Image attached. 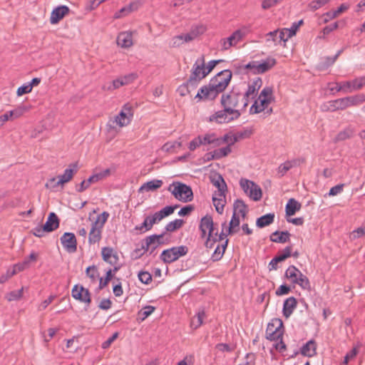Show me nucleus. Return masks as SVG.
<instances>
[{
    "label": "nucleus",
    "instance_id": "obj_44",
    "mask_svg": "<svg viewBox=\"0 0 365 365\" xmlns=\"http://www.w3.org/2000/svg\"><path fill=\"white\" fill-rule=\"evenodd\" d=\"M232 150L230 145H227L226 147L219 148L217 150H215L214 152V157L216 158L217 160L220 159L222 158H224L227 155H228L231 153Z\"/></svg>",
    "mask_w": 365,
    "mask_h": 365
},
{
    "label": "nucleus",
    "instance_id": "obj_64",
    "mask_svg": "<svg viewBox=\"0 0 365 365\" xmlns=\"http://www.w3.org/2000/svg\"><path fill=\"white\" fill-rule=\"evenodd\" d=\"M239 365H255V356L252 353L246 354L245 361L240 363Z\"/></svg>",
    "mask_w": 365,
    "mask_h": 365
},
{
    "label": "nucleus",
    "instance_id": "obj_54",
    "mask_svg": "<svg viewBox=\"0 0 365 365\" xmlns=\"http://www.w3.org/2000/svg\"><path fill=\"white\" fill-rule=\"evenodd\" d=\"M138 77V75L135 73H130L127 75L120 76L119 78L120 81L123 82V84L128 85L133 82Z\"/></svg>",
    "mask_w": 365,
    "mask_h": 365
},
{
    "label": "nucleus",
    "instance_id": "obj_6",
    "mask_svg": "<svg viewBox=\"0 0 365 365\" xmlns=\"http://www.w3.org/2000/svg\"><path fill=\"white\" fill-rule=\"evenodd\" d=\"M133 117V106L130 103H125L122 107L120 113L113 119L109 120L108 125L114 128L115 125L120 128L128 125Z\"/></svg>",
    "mask_w": 365,
    "mask_h": 365
},
{
    "label": "nucleus",
    "instance_id": "obj_12",
    "mask_svg": "<svg viewBox=\"0 0 365 365\" xmlns=\"http://www.w3.org/2000/svg\"><path fill=\"white\" fill-rule=\"evenodd\" d=\"M207 75V72H206L205 68V58L202 56L197 59L192 66V72L189 78V83L197 84Z\"/></svg>",
    "mask_w": 365,
    "mask_h": 365
},
{
    "label": "nucleus",
    "instance_id": "obj_10",
    "mask_svg": "<svg viewBox=\"0 0 365 365\" xmlns=\"http://www.w3.org/2000/svg\"><path fill=\"white\" fill-rule=\"evenodd\" d=\"M188 252V247L185 245L173 247L163 251L160 255L161 260L165 264H170L180 257L186 255Z\"/></svg>",
    "mask_w": 365,
    "mask_h": 365
},
{
    "label": "nucleus",
    "instance_id": "obj_36",
    "mask_svg": "<svg viewBox=\"0 0 365 365\" xmlns=\"http://www.w3.org/2000/svg\"><path fill=\"white\" fill-rule=\"evenodd\" d=\"M234 212L237 215H241L243 218L245 217L247 212V207L245 203L242 200H236L233 205Z\"/></svg>",
    "mask_w": 365,
    "mask_h": 365
},
{
    "label": "nucleus",
    "instance_id": "obj_56",
    "mask_svg": "<svg viewBox=\"0 0 365 365\" xmlns=\"http://www.w3.org/2000/svg\"><path fill=\"white\" fill-rule=\"evenodd\" d=\"M221 140V144L224 143H227L230 147L232 145H234L236 142L239 140L238 136L236 135H225L222 138H220Z\"/></svg>",
    "mask_w": 365,
    "mask_h": 365
},
{
    "label": "nucleus",
    "instance_id": "obj_30",
    "mask_svg": "<svg viewBox=\"0 0 365 365\" xmlns=\"http://www.w3.org/2000/svg\"><path fill=\"white\" fill-rule=\"evenodd\" d=\"M290 233L288 231H276L270 235V240L277 243H285L289 241Z\"/></svg>",
    "mask_w": 365,
    "mask_h": 365
},
{
    "label": "nucleus",
    "instance_id": "obj_39",
    "mask_svg": "<svg viewBox=\"0 0 365 365\" xmlns=\"http://www.w3.org/2000/svg\"><path fill=\"white\" fill-rule=\"evenodd\" d=\"M202 144H215V145H221V140L216 137L215 133H207L202 137Z\"/></svg>",
    "mask_w": 365,
    "mask_h": 365
},
{
    "label": "nucleus",
    "instance_id": "obj_52",
    "mask_svg": "<svg viewBox=\"0 0 365 365\" xmlns=\"http://www.w3.org/2000/svg\"><path fill=\"white\" fill-rule=\"evenodd\" d=\"M292 255V247H286L282 252H279L277 255V258L279 262L285 260L287 258Z\"/></svg>",
    "mask_w": 365,
    "mask_h": 365
},
{
    "label": "nucleus",
    "instance_id": "obj_4",
    "mask_svg": "<svg viewBox=\"0 0 365 365\" xmlns=\"http://www.w3.org/2000/svg\"><path fill=\"white\" fill-rule=\"evenodd\" d=\"M275 58L268 57L262 61H252L243 66H237L233 64L235 68H243L244 69L250 70L253 74H262L272 68L276 64Z\"/></svg>",
    "mask_w": 365,
    "mask_h": 365
},
{
    "label": "nucleus",
    "instance_id": "obj_27",
    "mask_svg": "<svg viewBox=\"0 0 365 365\" xmlns=\"http://www.w3.org/2000/svg\"><path fill=\"white\" fill-rule=\"evenodd\" d=\"M300 162V159H294L292 160H287L284 163H282L277 168L278 175L279 177H283L291 168L299 165Z\"/></svg>",
    "mask_w": 365,
    "mask_h": 365
},
{
    "label": "nucleus",
    "instance_id": "obj_11",
    "mask_svg": "<svg viewBox=\"0 0 365 365\" xmlns=\"http://www.w3.org/2000/svg\"><path fill=\"white\" fill-rule=\"evenodd\" d=\"M240 185L246 195L254 201H258L262 198V190L253 181L242 178L240 181Z\"/></svg>",
    "mask_w": 365,
    "mask_h": 365
},
{
    "label": "nucleus",
    "instance_id": "obj_14",
    "mask_svg": "<svg viewBox=\"0 0 365 365\" xmlns=\"http://www.w3.org/2000/svg\"><path fill=\"white\" fill-rule=\"evenodd\" d=\"M244 34L240 30H236L229 37L222 38L220 41L222 51H227L232 46H236L242 41Z\"/></svg>",
    "mask_w": 365,
    "mask_h": 365
},
{
    "label": "nucleus",
    "instance_id": "obj_48",
    "mask_svg": "<svg viewBox=\"0 0 365 365\" xmlns=\"http://www.w3.org/2000/svg\"><path fill=\"white\" fill-rule=\"evenodd\" d=\"M240 225V218L236 215V213H233L232 216V219L230 222V226L228 227V234H232L233 232H235L236 230H235L236 227H238Z\"/></svg>",
    "mask_w": 365,
    "mask_h": 365
},
{
    "label": "nucleus",
    "instance_id": "obj_21",
    "mask_svg": "<svg viewBox=\"0 0 365 365\" xmlns=\"http://www.w3.org/2000/svg\"><path fill=\"white\" fill-rule=\"evenodd\" d=\"M271 101H269L267 99H262L257 98L254 103L251 106L250 108V114H257L259 113L266 109H267L269 105L271 103Z\"/></svg>",
    "mask_w": 365,
    "mask_h": 365
},
{
    "label": "nucleus",
    "instance_id": "obj_17",
    "mask_svg": "<svg viewBox=\"0 0 365 365\" xmlns=\"http://www.w3.org/2000/svg\"><path fill=\"white\" fill-rule=\"evenodd\" d=\"M199 228L202 238L206 235H214V223L212 217L210 215L203 217L200 220Z\"/></svg>",
    "mask_w": 365,
    "mask_h": 365
},
{
    "label": "nucleus",
    "instance_id": "obj_31",
    "mask_svg": "<svg viewBox=\"0 0 365 365\" xmlns=\"http://www.w3.org/2000/svg\"><path fill=\"white\" fill-rule=\"evenodd\" d=\"M227 244L228 240L226 239L223 243H222L221 245H218L215 247V251L210 257V259L212 262H217L222 259L227 247Z\"/></svg>",
    "mask_w": 365,
    "mask_h": 365
},
{
    "label": "nucleus",
    "instance_id": "obj_40",
    "mask_svg": "<svg viewBox=\"0 0 365 365\" xmlns=\"http://www.w3.org/2000/svg\"><path fill=\"white\" fill-rule=\"evenodd\" d=\"M258 98L267 99L269 101L273 102L274 101V97L273 96L272 88L269 86L264 87L259 94Z\"/></svg>",
    "mask_w": 365,
    "mask_h": 365
},
{
    "label": "nucleus",
    "instance_id": "obj_46",
    "mask_svg": "<svg viewBox=\"0 0 365 365\" xmlns=\"http://www.w3.org/2000/svg\"><path fill=\"white\" fill-rule=\"evenodd\" d=\"M212 182L217 188V190H227V185L220 175L213 178Z\"/></svg>",
    "mask_w": 365,
    "mask_h": 365
},
{
    "label": "nucleus",
    "instance_id": "obj_5",
    "mask_svg": "<svg viewBox=\"0 0 365 365\" xmlns=\"http://www.w3.org/2000/svg\"><path fill=\"white\" fill-rule=\"evenodd\" d=\"M175 199L183 202H188L193 199V192L191 187L180 182H173L168 187Z\"/></svg>",
    "mask_w": 365,
    "mask_h": 365
},
{
    "label": "nucleus",
    "instance_id": "obj_35",
    "mask_svg": "<svg viewBox=\"0 0 365 365\" xmlns=\"http://www.w3.org/2000/svg\"><path fill=\"white\" fill-rule=\"evenodd\" d=\"M301 354L306 356H313L316 354V344L313 340L307 341L301 348Z\"/></svg>",
    "mask_w": 365,
    "mask_h": 365
},
{
    "label": "nucleus",
    "instance_id": "obj_59",
    "mask_svg": "<svg viewBox=\"0 0 365 365\" xmlns=\"http://www.w3.org/2000/svg\"><path fill=\"white\" fill-rule=\"evenodd\" d=\"M290 38H287V34L285 31L284 29H282L280 30L278 37L277 38H273L272 41L275 43V44L280 43L282 41L286 42Z\"/></svg>",
    "mask_w": 365,
    "mask_h": 365
},
{
    "label": "nucleus",
    "instance_id": "obj_8",
    "mask_svg": "<svg viewBox=\"0 0 365 365\" xmlns=\"http://www.w3.org/2000/svg\"><path fill=\"white\" fill-rule=\"evenodd\" d=\"M223 109L215 112L209 117L210 122L217 123H228L240 118L238 112L233 110L225 104H221Z\"/></svg>",
    "mask_w": 365,
    "mask_h": 365
},
{
    "label": "nucleus",
    "instance_id": "obj_9",
    "mask_svg": "<svg viewBox=\"0 0 365 365\" xmlns=\"http://www.w3.org/2000/svg\"><path fill=\"white\" fill-rule=\"evenodd\" d=\"M205 31V28L203 26H197L192 28L187 34H180L173 37L170 42V46L173 48L180 47L183 43L194 40L199 35L203 34Z\"/></svg>",
    "mask_w": 365,
    "mask_h": 365
},
{
    "label": "nucleus",
    "instance_id": "obj_50",
    "mask_svg": "<svg viewBox=\"0 0 365 365\" xmlns=\"http://www.w3.org/2000/svg\"><path fill=\"white\" fill-rule=\"evenodd\" d=\"M134 4H135L134 3H131L128 6H125V7L122 8L121 9H120L118 11H117L115 14L114 18L120 19V18H122V17L126 16L129 13H130L133 11V6H134Z\"/></svg>",
    "mask_w": 365,
    "mask_h": 365
},
{
    "label": "nucleus",
    "instance_id": "obj_20",
    "mask_svg": "<svg viewBox=\"0 0 365 365\" xmlns=\"http://www.w3.org/2000/svg\"><path fill=\"white\" fill-rule=\"evenodd\" d=\"M346 93H350L355 91H359L365 86V76L356 78L352 81H345Z\"/></svg>",
    "mask_w": 365,
    "mask_h": 365
},
{
    "label": "nucleus",
    "instance_id": "obj_45",
    "mask_svg": "<svg viewBox=\"0 0 365 365\" xmlns=\"http://www.w3.org/2000/svg\"><path fill=\"white\" fill-rule=\"evenodd\" d=\"M23 290H24V288L22 287L21 289H20L19 290H14V291L10 292L6 295V299L9 302L19 300L23 296Z\"/></svg>",
    "mask_w": 365,
    "mask_h": 365
},
{
    "label": "nucleus",
    "instance_id": "obj_1",
    "mask_svg": "<svg viewBox=\"0 0 365 365\" xmlns=\"http://www.w3.org/2000/svg\"><path fill=\"white\" fill-rule=\"evenodd\" d=\"M262 86V80L259 77L254 78L248 83L240 82L234 85L229 93L222 95L220 103L238 112L240 117L246 110L250 99L256 98Z\"/></svg>",
    "mask_w": 365,
    "mask_h": 365
},
{
    "label": "nucleus",
    "instance_id": "obj_23",
    "mask_svg": "<svg viewBox=\"0 0 365 365\" xmlns=\"http://www.w3.org/2000/svg\"><path fill=\"white\" fill-rule=\"evenodd\" d=\"M117 43L122 48H129L133 44V35L130 31L121 32L117 37Z\"/></svg>",
    "mask_w": 365,
    "mask_h": 365
},
{
    "label": "nucleus",
    "instance_id": "obj_51",
    "mask_svg": "<svg viewBox=\"0 0 365 365\" xmlns=\"http://www.w3.org/2000/svg\"><path fill=\"white\" fill-rule=\"evenodd\" d=\"M197 84L190 83L189 80L185 83L179 86L178 91L181 96H185L190 93V87H195Z\"/></svg>",
    "mask_w": 365,
    "mask_h": 365
},
{
    "label": "nucleus",
    "instance_id": "obj_32",
    "mask_svg": "<svg viewBox=\"0 0 365 365\" xmlns=\"http://www.w3.org/2000/svg\"><path fill=\"white\" fill-rule=\"evenodd\" d=\"M302 207L301 203L297 201L294 198H291L288 200L286 207L285 212L287 216L294 215L297 211Z\"/></svg>",
    "mask_w": 365,
    "mask_h": 365
},
{
    "label": "nucleus",
    "instance_id": "obj_49",
    "mask_svg": "<svg viewBox=\"0 0 365 365\" xmlns=\"http://www.w3.org/2000/svg\"><path fill=\"white\" fill-rule=\"evenodd\" d=\"M155 309V308L150 305L145 306L140 309L138 312V315L141 317V321L145 320L148 317H149Z\"/></svg>",
    "mask_w": 365,
    "mask_h": 365
},
{
    "label": "nucleus",
    "instance_id": "obj_7",
    "mask_svg": "<svg viewBox=\"0 0 365 365\" xmlns=\"http://www.w3.org/2000/svg\"><path fill=\"white\" fill-rule=\"evenodd\" d=\"M284 277L293 284H298L303 289H309L310 283L308 277L294 265H290L286 270Z\"/></svg>",
    "mask_w": 365,
    "mask_h": 365
},
{
    "label": "nucleus",
    "instance_id": "obj_19",
    "mask_svg": "<svg viewBox=\"0 0 365 365\" xmlns=\"http://www.w3.org/2000/svg\"><path fill=\"white\" fill-rule=\"evenodd\" d=\"M68 13L69 8L67 6L62 5L57 6L51 14L50 23L51 24H56Z\"/></svg>",
    "mask_w": 365,
    "mask_h": 365
},
{
    "label": "nucleus",
    "instance_id": "obj_63",
    "mask_svg": "<svg viewBox=\"0 0 365 365\" xmlns=\"http://www.w3.org/2000/svg\"><path fill=\"white\" fill-rule=\"evenodd\" d=\"M58 186L62 187V184L58 183V180L56 178H51L46 182L45 187L50 190H55Z\"/></svg>",
    "mask_w": 365,
    "mask_h": 365
},
{
    "label": "nucleus",
    "instance_id": "obj_28",
    "mask_svg": "<svg viewBox=\"0 0 365 365\" xmlns=\"http://www.w3.org/2000/svg\"><path fill=\"white\" fill-rule=\"evenodd\" d=\"M59 226V220L58 216L54 212L48 215L46 223L43 225L46 232H49L56 230Z\"/></svg>",
    "mask_w": 365,
    "mask_h": 365
},
{
    "label": "nucleus",
    "instance_id": "obj_2",
    "mask_svg": "<svg viewBox=\"0 0 365 365\" xmlns=\"http://www.w3.org/2000/svg\"><path fill=\"white\" fill-rule=\"evenodd\" d=\"M232 72L229 69L223 70L212 77L209 83L200 88L195 98L203 101H212L222 93L232 79Z\"/></svg>",
    "mask_w": 365,
    "mask_h": 365
},
{
    "label": "nucleus",
    "instance_id": "obj_34",
    "mask_svg": "<svg viewBox=\"0 0 365 365\" xmlns=\"http://www.w3.org/2000/svg\"><path fill=\"white\" fill-rule=\"evenodd\" d=\"M102 229L94 225H91V230L88 234L89 244H96L101 239Z\"/></svg>",
    "mask_w": 365,
    "mask_h": 365
},
{
    "label": "nucleus",
    "instance_id": "obj_53",
    "mask_svg": "<svg viewBox=\"0 0 365 365\" xmlns=\"http://www.w3.org/2000/svg\"><path fill=\"white\" fill-rule=\"evenodd\" d=\"M86 273L91 279L92 282H96L99 277L98 269L94 265L88 267L86 270Z\"/></svg>",
    "mask_w": 365,
    "mask_h": 365
},
{
    "label": "nucleus",
    "instance_id": "obj_18",
    "mask_svg": "<svg viewBox=\"0 0 365 365\" xmlns=\"http://www.w3.org/2000/svg\"><path fill=\"white\" fill-rule=\"evenodd\" d=\"M101 255L103 261L110 265L118 264L119 257L117 252L110 247H103L101 249Z\"/></svg>",
    "mask_w": 365,
    "mask_h": 365
},
{
    "label": "nucleus",
    "instance_id": "obj_42",
    "mask_svg": "<svg viewBox=\"0 0 365 365\" xmlns=\"http://www.w3.org/2000/svg\"><path fill=\"white\" fill-rule=\"evenodd\" d=\"M184 224V220L181 219H176L173 221L170 222L165 226V230L168 232H174L176 230L180 229Z\"/></svg>",
    "mask_w": 365,
    "mask_h": 365
},
{
    "label": "nucleus",
    "instance_id": "obj_37",
    "mask_svg": "<svg viewBox=\"0 0 365 365\" xmlns=\"http://www.w3.org/2000/svg\"><path fill=\"white\" fill-rule=\"evenodd\" d=\"M274 214L268 213L257 218L256 221L257 227L262 228L264 227L271 225L274 222Z\"/></svg>",
    "mask_w": 365,
    "mask_h": 365
},
{
    "label": "nucleus",
    "instance_id": "obj_13",
    "mask_svg": "<svg viewBox=\"0 0 365 365\" xmlns=\"http://www.w3.org/2000/svg\"><path fill=\"white\" fill-rule=\"evenodd\" d=\"M71 295L75 299L86 304L87 306H89L91 302V292L81 284L73 286L71 290Z\"/></svg>",
    "mask_w": 365,
    "mask_h": 365
},
{
    "label": "nucleus",
    "instance_id": "obj_60",
    "mask_svg": "<svg viewBox=\"0 0 365 365\" xmlns=\"http://www.w3.org/2000/svg\"><path fill=\"white\" fill-rule=\"evenodd\" d=\"M123 86H124L123 84V82L120 81L119 78H118L113 80L111 82V83H110V85L108 87L104 86H103V89L104 90H108V91H113V90H115V89H118V88H120Z\"/></svg>",
    "mask_w": 365,
    "mask_h": 365
},
{
    "label": "nucleus",
    "instance_id": "obj_22",
    "mask_svg": "<svg viewBox=\"0 0 365 365\" xmlns=\"http://www.w3.org/2000/svg\"><path fill=\"white\" fill-rule=\"evenodd\" d=\"M77 165L76 164H71L68 168L64 170L63 174L58 175V183L62 184V187L64 184L71 181L77 172Z\"/></svg>",
    "mask_w": 365,
    "mask_h": 365
},
{
    "label": "nucleus",
    "instance_id": "obj_61",
    "mask_svg": "<svg viewBox=\"0 0 365 365\" xmlns=\"http://www.w3.org/2000/svg\"><path fill=\"white\" fill-rule=\"evenodd\" d=\"M358 353V350L356 348H353L351 351H349L344 356V361L341 363V365H347L349 361L355 358Z\"/></svg>",
    "mask_w": 365,
    "mask_h": 365
},
{
    "label": "nucleus",
    "instance_id": "obj_3",
    "mask_svg": "<svg viewBox=\"0 0 365 365\" xmlns=\"http://www.w3.org/2000/svg\"><path fill=\"white\" fill-rule=\"evenodd\" d=\"M283 332V323L279 319H273L268 324L266 329V338L276 341L274 346L277 350L281 352L286 349V346L282 341Z\"/></svg>",
    "mask_w": 365,
    "mask_h": 365
},
{
    "label": "nucleus",
    "instance_id": "obj_29",
    "mask_svg": "<svg viewBox=\"0 0 365 365\" xmlns=\"http://www.w3.org/2000/svg\"><path fill=\"white\" fill-rule=\"evenodd\" d=\"M163 184L161 180H153L143 183L139 188V192H150L160 188Z\"/></svg>",
    "mask_w": 365,
    "mask_h": 365
},
{
    "label": "nucleus",
    "instance_id": "obj_33",
    "mask_svg": "<svg viewBox=\"0 0 365 365\" xmlns=\"http://www.w3.org/2000/svg\"><path fill=\"white\" fill-rule=\"evenodd\" d=\"M206 314L203 309H199L196 314L192 318L190 322V327L194 329L199 328L203 323Z\"/></svg>",
    "mask_w": 365,
    "mask_h": 365
},
{
    "label": "nucleus",
    "instance_id": "obj_26",
    "mask_svg": "<svg viewBox=\"0 0 365 365\" xmlns=\"http://www.w3.org/2000/svg\"><path fill=\"white\" fill-rule=\"evenodd\" d=\"M346 108L358 106L365 102V94L360 93L351 96L344 97Z\"/></svg>",
    "mask_w": 365,
    "mask_h": 365
},
{
    "label": "nucleus",
    "instance_id": "obj_43",
    "mask_svg": "<svg viewBox=\"0 0 365 365\" xmlns=\"http://www.w3.org/2000/svg\"><path fill=\"white\" fill-rule=\"evenodd\" d=\"M29 108L24 105H21L15 109L9 111V115L12 118H18L23 115L26 112L29 110Z\"/></svg>",
    "mask_w": 365,
    "mask_h": 365
},
{
    "label": "nucleus",
    "instance_id": "obj_55",
    "mask_svg": "<svg viewBox=\"0 0 365 365\" xmlns=\"http://www.w3.org/2000/svg\"><path fill=\"white\" fill-rule=\"evenodd\" d=\"M330 0H314L309 3V7L311 10L316 11L324 6Z\"/></svg>",
    "mask_w": 365,
    "mask_h": 365
},
{
    "label": "nucleus",
    "instance_id": "obj_41",
    "mask_svg": "<svg viewBox=\"0 0 365 365\" xmlns=\"http://www.w3.org/2000/svg\"><path fill=\"white\" fill-rule=\"evenodd\" d=\"M109 217V213L108 212H103L101 215H98L96 220L92 223V225L103 229L105 223Z\"/></svg>",
    "mask_w": 365,
    "mask_h": 365
},
{
    "label": "nucleus",
    "instance_id": "obj_16",
    "mask_svg": "<svg viewBox=\"0 0 365 365\" xmlns=\"http://www.w3.org/2000/svg\"><path fill=\"white\" fill-rule=\"evenodd\" d=\"M346 109L344 98L329 101L322 103L320 110L322 112H335Z\"/></svg>",
    "mask_w": 365,
    "mask_h": 365
},
{
    "label": "nucleus",
    "instance_id": "obj_25",
    "mask_svg": "<svg viewBox=\"0 0 365 365\" xmlns=\"http://www.w3.org/2000/svg\"><path fill=\"white\" fill-rule=\"evenodd\" d=\"M297 299L294 297H290L287 298L283 304V315L286 318H289L291 314L293 313L294 310L297 307Z\"/></svg>",
    "mask_w": 365,
    "mask_h": 365
},
{
    "label": "nucleus",
    "instance_id": "obj_62",
    "mask_svg": "<svg viewBox=\"0 0 365 365\" xmlns=\"http://www.w3.org/2000/svg\"><path fill=\"white\" fill-rule=\"evenodd\" d=\"M110 175V169L107 168L98 173H94L93 175L96 178V182L101 181Z\"/></svg>",
    "mask_w": 365,
    "mask_h": 365
},
{
    "label": "nucleus",
    "instance_id": "obj_57",
    "mask_svg": "<svg viewBox=\"0 0 365 365\" xmlns=\"http://www.w3.org/2000/svg\"><path fill=\"white\" fill-rule=\"evenodd\" d=\"M138 276L139 280L145 284H148L152 281V276L148 272H140Z\"/></svg>",
    "mask_w": 365,
    "mask_h": 365
},
{
    "label": "nucleus",
    "instance_id": "obj_24",
    "mask_svg": "<svg viewBox=\"0 0 365 365\" xmlns=\"http://www.w3.org/2000/svg\"><path fill=\"white\" fill-rule=\"evenodd\" d=\"M159 245H160L158 242V237L150 235L145 239V242L142 244V249L144 250V252L150 251V254H152Z\"/></svg>",
    "mask_w": 365,
    "mask_h": 365
},
{
    "label": "nucleus",
    "instance_id": "obj_15",
    "mask_svg": "<svg viewBox=\"0 0 365 365\" xmlns=\"http://www.w3.org/2000/svg\"><path fill=\"white\" fill-rule=\"evenodd\" d=\"M63 248L69 253H74L77 250V240L73 232H65L60 238Z\"/></svg>",
    "mask_w": 365,
    "mask_h": 365
},
{
    "label": "nucleus",
    "instance_id": "obj_38",
    "mask_svg": "<svg viewBox=\"0 0 365 365\" xmlns=\"http://www.w3.org/2000/svg\"><path fill=\"white\" fill-rule=\"evenodd\" d=\"M354 134V130L351 126H349L340 131L335 137V142L343 141L351 138Z\"/></svg>",
    "mask_w": 365,
    "mask_h": 365
},
{
    "label": "nucleus",
    "instance_id": "obj_58",
    "mask_svg": "<svg viewBox=\"0 0 365 365\" xmlns=\"http://www.w3.org/2000/svg\"><path fill=\"white\" fill-rule=\"evenodd\" d=\"M181 147V143L175 141L173 143H167L163 146V149L167 152L173 153L174 149Z\"/></svg>",
    "mask_w": 365,
    "mask_h": 365
},
{
    "label": "nucleus",
    "instance_id": "obj_47",
    "mask_svg": "<svg viewBox=\"0 0 365 365\" xmlns=\"http://www.w3.org/2000/svg\"><path fill=\"white\" fill-rule=\"evenodd\" d=\"M154 224L155 223L153 222L151 217L148 216L145 218L143 222L140 227H136V229L142 232H146L150 230Z\"/></svg>",
    "mask_w": 365,
    "mask_h": 365
}]
</instances>
